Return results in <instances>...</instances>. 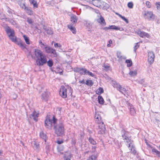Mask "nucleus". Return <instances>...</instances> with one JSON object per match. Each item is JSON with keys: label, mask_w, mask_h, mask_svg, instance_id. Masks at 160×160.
<instances>
[{"label": "nucleus", "mask_w": 160, "mask_h": 160, "mask_svg": "<svg viewBox=\"0 0 160 160\" xmlns=\"http://www.w3.org/2000/svg\"><path fill=\"white\" fill-rule=\"evenodd\" d=\"M5 30L9 39L12 42L17 44L22 50L26 49V44L23 43L20 39H17L15 35V32L13 29H11L9 27L7 26L5 28Z\"/></svg>", "instance_id": "obj_1"}, {"label": "nucleus", "mask_w": 160, "mask_h": 160, "mask_svg": "<svg viewBox=\"0 0 160 160\" xmlns=\"http://www.w3.org/2000/svg\"><path fill=\"white\" fill-rule=\"evenodd\" d=\"M53 129L54 130V132L57 136L61 137L64 135L65 129L63 124V121L59 120L58 123L54 125Z\"/></svg>", "instance_id": "obj_2"}, {"label": "nucleus", "mask_w": 160, "mask_h": 160, "mask_svg": "<svg viewBox=\"0 0 160 160\" xmlns=\"http://www.w3.org/2000/svg\"><path fill=\"white\" fill-rule=\"evenodd\" d=\"M95 118L96 123L99 124L98 129L99 130L98 131V133L102 134L105 133L106 128L104 122L101 121V116L99 115H96Z\"/></svg>", "instance_id": "obj_3"}, {"label": "nucleus", "mask_w": 160, "mask_h": 160, "mask_svg": "<svg viewBox=\"0 0 160 160\" xmlns=\"http://www.w3.org/2000/svg\"><path fill=\"white\" fill-rule=\"evenodd\" d=\"M57 121V119L54 116H53L52 119L50 118L48 116H47L45 121L44 126L45 128L49 130H51L52 128V124L54 125L56 124Z\"/></svg>", "instance_id": "obj_4"}, {"label": "nucleus", "mask_w": 160, "mask_h": 160, "mask_svg": "<svg viewBox=\"0 0 160 160\" xmlns=\"http://www.w3.org/2000/svg\"><path fill=\"white\" fill-rule=\"evenodd\" d=\"M143 16L145 19L149 21H153L156 18L155 15L151 11H144Z\"/></svg>", "instance_id": "obj_5"}, {"label": "nucleus", "mask_w": 160, "mask_h": 160, "mask_svg": "<svg viewBox=\"0 0 160 160\" xmlns=\"http://www.w3.org/2000/svg\"><path fill=\"white\" fill-rule=\"evenodd\" d=\"M47 62V59L45 55L37 59L36 62L37 65L39 67L43 66Z\"/></svg>", "instance_id": "obj_6"}, {"label": "nucleus", "mask_w": 160, "mask_h": 160, "mask_svg": "<svg viewBox=\"0 0 160 160\" xmlns=\"http://www.w3.org/2000/svg\"><path fill=\"white\" fill-rule=\"evenodd\" d=\"M45 52L47 53L52 54L54 57L57 56L56 51L55 49L46 46L45 47Z\"/></svg>", "instance_id": "obj_7"}, {"label": "nucleus", "mask_w": 160, "mask_h": 160, "mask_svg": "<svg viewBox=\"0 0 160 160\" xmlns=\"http://www.w3.org/2000/svg\"><path fill=\"white\" fill-rule=\"evenodd\" d=\"M49 92L47 90L43 92L41 95V99L42 101L47 102L48 99Z\"/></svg>", "instance_id": "obj_8"}, {"label": "nucleus", "mask_w": 160, "mask_h": 160, "mask_svg": "<svg viewBox=\"0 0 160 160\" xmlns=\"http://www.w3.org/2000/svg\"><path fill=\"white\" fill-rule=\"evenodd\" d=\"M67 89L64 86L61 87L59 91L60 95L63 98H65L67 97Z\"/></svg>", "instance_id": "obj_9"}, {"label": "nucleus", "mask_w": 160, "mask_h": 160, "mask_svg": "<svg viewBox=\"0 0 160 160\" xmlns=\"http://www.w3.org/2000/svg\"><path fill=\"white\" fill-rule=\"evenodd\" d=\"M154 58L155 55L153 52H148V61L150 64H151L153 63Z\"/></svg>", "instance_id": "obj_10"}, {"label": "nucleus", "mask_w": 160, "mask_h": 160, "mask_svg": "<svg viewBox=\"0 0 160 160\" xmlns=\"http://www.w3.org/2000/svg\"><path fill=\"white\" fill-rule=\"evenodd\" d=\"M34 53L37 59L45 55V54L42 52L41 50L37 49H34Z\"/></svg>", "instance_id": "obj_11"}, {"label": "nucleus", "mask_w": 160, "mask_h": 160, "mask_svg": "<svg viewBox=\"0 0 160 160\" xmlns=\"http://www.w3.org/2000/svg\"><path fill=\"white\" fill-rule=\"evenodd\" d=\"M39 116V113L37 112L35 110H34L33 113L30 115V118H32L34 121L37 122L38 121V118Z\"/></svg>", "instance_id": "obj_12"}, {"label": "nucleus", "mask_w": 160, "mask_h": 160, "mask_svg": "<svg viewBox=\"0 0 160 160\" xmlns=\"http://www.w3.org/2000/svg\"><path fill=\"white\" fill-rule=\"evenodd\" d=\"M33 147L34 150L36 152H39L40 150V144L39 142L35 141L33 143Z\"/></svg>", "instance_id": "obj_13"}, {"label": "nucleus", "mask_w": 160, "mask_h": 160, "mask_svg": "<svg viewBox=\"0 0 160 160\" xmlns=\"http://www.w3.org/2000/svg\"><path fill=\"white\" fill-rule=\"evenodd\" d=\"M137 34L140 37L142 38H143L145 37L148 38H149L150 37V36L148 33L145 32L143 31H141L140 30H139L138 31Z\"/></svg>", "instance_id": "obj_14"}, {"label": "nucleus", "mask_w": 160, "mask_h": 160, "mask_svg": "<svg viewBox=\"0 0 160 160\" xmlns=\"http://www.w3.org/2000/svg\"><path fill=\"white\" fill-rule=\"evenodd\" d=\"M43 29L45 30L47 34L49 35H52L53 33V32L50 28H47L45 25H43L42 26Z\"/></svg>", "instance_id": "obj_15"}, {"label": "nucleus", "mask_w": 160, "mask_h": 160, "mask_svg": "<svg viewBox=\"0 0 160 160\" xmlns=\"http://www.w3.org/2000/svg\"><path fill=\"white\" fill-rule=\"evenodd\" d=\"M78 20V17L74 14H72L70 16V21L73 24L77 23Z\"/></svg>", "instance_id": "obj_16"}, {"label": "nucleus", "mask_w": 160, "mask_h": 160, "mask_svg": "<svg viewBox=\"0 0 160 160\" xmlns=\"http://www.w3.org/2000/svg\"><path fill=\"white\" fill-rule=\"evenodd\" d=\"M92 4L96 7H100L101 6V1L99 0H92Z\"/></svg>", "instance_id": "obj_17"}, {"label": "nucleus", "mask_w": 160, "mask_h": 160, "mask_svg": "<svg viewBox=\"0 0 160 160\" xmlns=\"http://www.w3.org/2000/svg\"><path fill=\"white\" fill-rule=\"evenodd\" d=\"M117 28V26L114 25H112L109 26V27H105L102 28V29L105 31H107L108 29H113L116 30Z\"/></svg>", "instance_id": "obj_18"}, {"label": "nucleus", "mask_w": 160, "mask_h": 160, "mask_svg": "<svg viewBox=\"0 0 160 160\" xmlns=\"http://www.w3.org/2000/svg\"><path fill=\"white\" fill-rule=\"evenodd\" d=\"M152 151L153 153L157 156L160 158V152L158 151L156 148H152Z\"/></svg>", "instance_id": "obj_19"}, {"label": "nucleus", "mask_w": 160, "mask_h": 160, "mask_svg": "<svg viewBox=\"0 0 160 160\" xmlns=\"http://www.w3.org/2000/svg\"><path fill=\"white\" fill-rule=\"evenodd\" d=\"M98 22L102 25H105L106 24L104 19L102 16H100V18L98 19Z\"/></svg>", "instance_id": "obj_20"}, {"label": "nucleus", "mask_w": 160, "mask_h": 160, "mask_svg": "<svg viewBox=\"0 0 160 160\" xmlns=\"http://www.w3.org/2000/svg\"><path fill=\"white\" fill-rule=\"evenodd\" d=\"M101 4V7H102L103 9H108L109 8V4L105 2H102V1Z\"/></svg>", "instance_id": "obj_21"}, {"label": "nucleus", "mask_w": 160, "mask_h": 160, "mask_svg": "<svg viewBox=\"0 0 160 160\" xmlns=\"http://www.w3.org/2000/svg\"><path fill=\"white\" fill-rule=\"evenodd\" d=\"M121 53L120 52L118 51L117 52V56L119 60H121L122 59H125L126 58V57H123L121 55Z\"/></svg>", "instance_id": "obj_22"}, {"label": "nucleus", "mask_w": 160, "mask_h": 160, "mask_svg": "<svg viewBox=\"0 0 160 160\" xmlns=\"http://www.w3.org/2000/svg\"><path fill=\"white\" fill-rule=\"evenodd\" d=\"M24 10L28 14L31 15L33 14V12L31 8L27 7Z\"/></svg>", "instance_id": "obj_23"}, {"label": "nucleus", "mask_w": 160, "mask_h": 160, "mask_svg": "<svg viewBox=\"0 0 160 160\" xmlns=\"http://www.w3.org/2000/svg\"><path fill=\"white\" fill-rule=\"evenodd\" d=\"M121 132L122 134V136L123 138H125L126 136H128V134L129 133V132H128L126 131L123 129H122V130Z\"/></svg>", "instance_id": "obj_24"}, {"label": "nucleus", "mask_w": 160, "mask_h": 160, "mask_svg": "<svg viewBox=\"0 0 160 160\" xmlns=\"http://www.w3.org/2000/svg\"><path fill=\"white\" fill-rule=\"evenodd\" d=\"M98 101L99 104L102 105L104 103V100L102 96L99 95L98 97Z\"/></svg>", "instance_id": "obj_25"}, {"label": "nucleus", "mask_w": 160, "mask_h": 160, "mask_svg": "<svg viewBox=\"0 0 160 160\" xmlns=\"http://www.w3.org/2000/svg\"><path fill=\"white\" fill-rule=\"evenodd\" d=\"M40 136L41 138L44 140L45 142H46L47 139V135L43 132L40 133Z\"/></svg>", "instance_id": "obj_26"}, {"label": "nucleus", "mask_w": 160, "mask_h": 160, "mask_svg": "<svg viewBox=\"0 0 160 160\" xmlns=\"http://www.w3.org/2000/svg\"><path fill=\"white\" fill-rule=\"evenodd\" d=\"M68 28L70 30L73 34H75L76 33V31L75 28L72 25H68Z\"/></svg>", "instance_id": "obj_27"}, {"label": "nucleus", "mask_w": 160, "mask_h": 160, "mask_svg": "<svg viewBox=\"0 0 160 160\" xmlns=\"http://www.w3.org/2000/svg\"><path fill=\"white\" fill-rule=\"evenodd\" d=\"M88 140L89 142L92 144L95 145L97 144L96 141L92 137H90L88 139Z\"/></svg>", "instance_id": "obj_28"}, {"label": "nucleus", "mask_w": 160, "mask_h": 160, "mask_svg": "<svg viewBox=\"0 0 160 160\" xmlns=\"http://www.w3.org/2000/svg\"><path fill=\"white\" fill-rule=\"evenodd\" d=\"M119 87L120 88L118 90L119 91L125 95L124 93H126L127 92V90L125 88L122 87L121 86H119Z\"/></svg>", "instance_id": "obj_29"}, {"label": "nucleus", "mask_w": 160, "mask_h": 160, "mask_svg": "<svg viewBox=\"0 0 160 160\" xmlns=\"http://www.w3.org/2000/svg\"><path fill=\"white\" fill-rule=\"evenodd\" d=\"M93 81L90 80H87L86 81L85 84L91 87L93 85Z\"/></svg>", "instance_id": "obj_30"}, {"label": "nucleus", "mask_w": 160, "mask_h": 160, "mask_svg": "<svg viewBox=\"0 0 160 160\" xmlns=\"http://www.w3.org/2000/svg\"><path fill=\"white\" fill-rule=\"evenodd\" d=\"M125 62L127 63V66L128 67H130L132 66V63L131 59H127L125 61Z\"/></svg>", "instance_id": "obj_31"}, {"label": "nucleus", "mask_w": 160, "mask_h": 160, "mask_svg": "<svg viewBox=\"0 0 160 160\" xmlns=\"http://www.w3.org/2000/svg\"><path fill=\"white\" fill-rule=\"evenodd\" d=\"M137 74V72L136 71H130L129 73V74L130 75V76L132 77H134L136 76Z\"/></svg>", "instance_id": "obj_32"}, {"label": "nucleus", "mask_w": 160, "mask_h": 160, "mask_svg": "<svg viewBox=\"0 0 160 160\" xmlns=\"http://www.w3.org/2000/svg\"><path fill=\"white\" fill-rule=\"evenodd\" d=\"M103 89L102 88H99L97 91L96 93L100 95L103 92Z\"/></svg>", "instance_id": "obj_33"}, {"label": "nucleus", "mask_w": 160, "mask_h": 160, "mask_svg": "<svg viewBox=\"0 0 160 160\" xmlns=\"http://www.w3.org/2000/svg\"><path fill=\"white\" fill-rule=\"evenodd\" d=\"M23 37L24 38V39L26 42V43L28 44H30V40L28 37H27L26 35H24L23 36Z\"/></svg>", "instance_id": "obj_34"}, {"label": "nucleus", "mask_w": 160, "mask_h": 160, "mask_svg": "<svg viewBox=\"0 0 160 160\" xmlns=\"http://www.w3.org/2000/svg\"><path fill=\"white\" fill-rule=\"evenodd\" d=\"M131 148L130 149V152H131V153H132L133 155H135L136 153V151L135 150V148L134 146L133 145L131 146Z\"/></svg>", "instance_id": "obj_35"}, {"label": "nucleus", "mask_w": 160, "mask_h": 160, "mask_svg": "<svg viewBox=\"0 0 160 160\" xmlns=\"http://www.w3.org/2000/svg\"><path fill=\"white\" fill-rule=\"evenodd\" d=\"M97 155H92L89 157L87 160H96L97 158Z\"/></svg>", "instance_id": "obj_36"}, {"label": "nucleus", "mask_w": 160, "mask_h": 160, "mask_svg": "<svg viewBox=\"0 0 160 160\" xmlns=\"http://www.w3.org/2000/svg\"><path fill=\"white\" fill-rule=\"evenodd\" d=\"M47 63V65L50 67H52L53 65V62L52 59H49Z\"/></svg>", "instance_id": "obj_37"}, {"label": "nucleus", "mask_w": 160, "mask_h": 160, "mask_svg": "<svg viewBox=\"0 0 160 160\" xmlns=\"http://www.w3.org/2000/svg\"><path fill=\"white\" fill-rule=\"evenodd\" d=\"M71 157V155H70L67 156L66 154H64L63 156V158L64 160H71L70 158Z\"/></svg>", "instance_id": "obj_38"}, {"label": "nucleus", "mask_w": 160, "mask_h": 160, "mask_svg": "<svg viewBox=\"0 0 160 160\" xmlns=\"http://www.w3.org/2000/svg\"><path fill=\"white\" fill-rule=\"evenodd\" d=\"M87 69L85 68H82L80 74L82 75H85L87 74Z\"/></svg>", "instance_id": "obj_39"}, {"label": "nucleus", "mask_w": 160, "mask_h": 160, "mask_svg": "<svg viewBox=\"0 0 160 160\" xmlns=\"http://www.w3.org/2000/svg\"><path fill=\"white\" fill-rule=\"evenodd\" d=\"M82 68H78V67H76V68H74V71L75 72L80 73L81 71Z\"/></svg>", "instance_id": "obj_40"}, {"label": "nucleus", "mask_w": 160, "mask_h": 160, "mask_svg": "<svg viewBox=\"0 0 160 160\" xmlns=\"http://www.w3.org/2000/svg\"><path fill=\"white\" fill-rule=\"evenodd\" d=\"M57 149L58 152H60L61 151H63V146L59 145L57 147Z\"/></svg>", "instance_id": "obj_41"}, {"label": "nucleus", "mask_w": 160, "mask_h": 160, "mask_svg": "<svg viewBox=\"0 0 160 160\" xmlns=\"http://www.w3.org/2000/svg\"><path fill=\"white\" fill-rule=\"evenodd\" d=\"M121 85L120 84L117 83V82H115V83L113 84V87L114 88H117V89L118 90L119 89L120 87L119 86H121Z\"/></svg>", "instance_id": "obj_42"}, {"label": "nucleus", "mask_w": 160, "mask_h": 160, "mask_svg": "<svg viewBox=\"0 0 160 160\" xmlns=\"http://www.w3.org/2000/svg\"><path fill=\"white\" fill-rule=\"evenodd\" d=\"M54 46L55 48H61L62 47V45L60 43L56 42H54Z\"/></svg>", "instance_id": "obj_43"}, {"label": "nucleus", "mask_w": 160, "mask_h": 160, "mask_svg": "<svg viewBox=\"0 0 160 160\" xmlns=\"http://www.w3.org/2000/svg\"><path fill=\"white\" fill-rule=\"evenodd\" d=\"M139 43V42H137V43H136V45L134 47V51L135 52H136V51L137 49L139 47L140 45L138 44Z\"/></svg>", "instance_id": "obj_44"}, {"label": "nucleus", "mask_w": 160, "mask_h": 160, "mask_svg": "<svg viewBox=\"0 0 160 160\" xmlns=\"http://www.w3.org/2000/svg\"><path fill=\"white\" fill-rule=\"evenodd\" d=\"M120 18H121L123 20L126 22L127 23H128L129 22L128 19L126 18L125 17L122 16H120Z\"/></svg>", "instance_id": "obj_45"}, {"label": "nucleus", "mask_w": 160, "mask_h": 160, "mask_svg": "<svg viewBox=\"0 0 160 160\" xmlns=\"http://www.w3.org/2000/svg\"><path fill=\"white\" fill-rule=\"evenodd\" d=\"M123 139L124 140H126V142L127 143H129L131 141V139L128 136V137L126 136L125 137V138H123Z\"/></svg>", "instance_id": "obj_46"}, {"label": "nucleus", "mask_w": 160, "mask_h": 160, "mask_svg": "<svg viewBox=\"0 0 160 160\" xmlns=\"http://www.w3.org/2000/svg\"><path fill=\"white\" fill-rule=\"evenodd\" d=\"M133 4L132 2H129L128 3V6L130 8H132L133 7Z\"/></svg>", "instance_id": "obj_47"}, {"label": "nucleus", "mask_w": 160, "mask_h": 160, "mask_svg": "<svg viewBox=\"0 0 160 160\" xmlns=\"http://www.w3.org/2000/svg\"><path fill=\"white\" fill-rule=\"evenodd\" d=\"M7 12L10 14H12L14 12V11L9 8L7 6Z\"/></svg>", "instance_id": "obj_48"}, {"label": "nucleus", "mask_w": 160, "mask_h": 160, "mask_svg": "<svg viewBox=\"0 0 160 160\" xmlns=\"http://www.w3.org/2000/svg\"><path fill=\"white\" fill-rule=\"evenodd\" d=\"M87 74L93 77H94L95 76V75L93 73L89 72V71L88 70H87Z\"/></svg>", "instance_id": "obj_49"}, {"label": "nucleus", "mask_w": 160, "mask_h": 160, "mask_svg": "<svg viewBox=\"0 0 160 160\" xmlns=\"http://www.w3.org/2000/svg\"><path fill=\"white\" fill-rule=\"evenodd\" d=\"M50 148L49 145L48 144H46L45 147V149L46 150V152H47L48 151H49Z\"/></svg>", "instance_id": "obj_50"}, {"label": "nucleus", "mask_w": 160, "mask_h": 160, "mask_svg": "<svg viewBox=\"0 0 160 160\" xmlns=\"http://www.w3.org/2000/svg\"><path fill=\"white\" fill-rule=\"evenodd\" d=\"M10 22L13 25H16V21L12 19H11L10 20Z\"/></svg>", "instance_id": "obj_51"}, {"label": "nucleus", "mask_w": 160, "mask_h": 160, "mask_svg": "<svg viewBox=\"0 0 160 160\" xmlns=\"http://www.w3.org/2000/svg\"><path fill=\"white\" fill-rule=\"evenodd\" d=\"M130 112L131 114L133 115H134L135 113V111L133 108H131Z\"/></svg>", "instance_id": "obj_52"}, {"label": "nucleus", "mask_w": 160, "mask_h": 160, "mask_svg": "<svg viewBox=\"0 0 160 160\" xmlns=\"http://www.w3.org/2000/svg\"><path fill=\"white\" fill-rule=\"evenodd\" d=\"M147 6L148 8H150L151 7V3L149 1H147L146 3Z\"/></svg>", "instance_id": "obj_53"}, {"label": "nucleus", "mask_w": 160, "mask_h": 160, "mask_svg": "<svg viewBox=\"0 0 160 160\" xmlns=\"http://www.w3.org/2000/svg\"><path fill=\"white\" fill-rule=\"evenodd\" d=\"M97 148L96 146H92V152H95L96 151V148Z\"/></svg>", "instance_id": "obj_54"}, {"label": "nucleus", "mask_w": 160, "mask_h": 160, "mask_svg": "<svg viewBox=\"0 0 160 160\" xmlns=\"http://www.w3.org/2000/svg\"><path fill=\"white\" fill-rule=\"evenodd\" d=\"M27 22L28 23L30 24H32V20L31 19H29L28 18L27 20Z\"/></svg>", "instance_id": "obj_55"}, {"label": "nucleus", "mask_w": 160, "mask_h": 160, "mask_svg": "<svg viewBox=\"0 0 160 160\" xmlns=\"http://www.w3.org/2000/svg\"><path fill=\"white\" fill-rule=\"evenodd\" d=\"M56 142L59 144H60L63 142V141L62 140H58Z\"/></svg>", "instance_id": "obj_56"}, {"label": "nucleus", "mask_w": 160, "mask_h": 160, "mask_svg": "<svg viewBox=\"0 0 160 160\" xmlns=\"http://www.w3.org/2000/svg\"><path fill=\"white\" fill-rule=\"evenodd\" d=\"M20 6L22 7V8L24 9H25L26 8V6H25V4L24 3H22L20 5Z\"/></svg>", "instance_id": "obj_57"}, {"label": "nucleus", "mask_w": 160, "mask_h": 160, "mask_svg": "<svg viewBox=\"0 0 160 160\" xmlns=\"http://www.w3.org/2000/svg\"><path fill=\"white\" fill-rule=\"evenodd\" d=\"M144 81L143 79H141L138 81V83L139 84H142L144 82Z\"/></svg>", "instance_id": "obj_58"}, {"label": "nucleus", "mask_w": 160, "mask_h": 160, "mask_svg": "<svg viewBox=\"0 0 160 160\" xmlns=\"http://www.w3.org/2000/svg\"><path fill=\"white\" fill-rule=\"evenodd\" d=\"M117 28L116 30H118L121 31H124V29L122 28H119L117 26Z\"/></svg>", "instance_id": "obj_59"}, {"label": "nucleus", "mask_w": 160, "mask_h": 160, "mask_svg": "<svg viewBox=\"0 0 160 160\" xmlns=\"http://www.w3.org/2000/svg\"><path fill=\"white\" fill-rule=\"evenodd\" d=\"M35 30H36L38 31V32L39 33H42L40 29H39L37 27H35Z\"/></svg>", "instance_id": "obj_60"}, {"label": "nucleus", "mask_w": 160, "mask_h": 160, "mask_svg": "<svg viewBox=\"0 0 160 160\" xmlns=\"http://www.w3.org/2000/svg\"><path fill=\"white\" fill-rule=\"evenodd\" d=\"M156 5H157V9H158L159 8H160L159 6H160V2H156Z\"/></svg>", "instance_id": "obj_61"}, {"label": "nucleus", "mask_w": 160, "mask_h": 160, "mask_svg": "<svg viewBox=\"0 0 160 160\" xmlns=\"http://www.w3.org/2000/svg\"><path fill=\"white\" fill-rule=\"evenodd\" d=\"M79 82L80 83H82L83 84H85L86 83L85 82V81L84 79H83L82 81L81 80H79Z\"/></svg>", "instance_id": "obj_62"}, {"label": "nucleus", "mask_w": 160, "mask_h": 160, "mask_svg": "<svg viewBox=\"0 0 160 160\" xmlns=\"http://www.w3.org/2000/svg\"><path fill=\"white\" fill-rule=\"evenodd\" d=\"M32 5H33V6L34 8H37L38 7V5L37 3V2H35L34 3H32Z\"/></svg>", "instance_id": "obj_63"}, {"label": "nucleus", "mask_w": 160, "mask_h": 160, "mask_svg": "<svg viewBox=\"0 0 160 160\" xmlns=\"http://www.w3.org/2000/svg\"><path fill=\"white\" fill-rule=\"evenodd\" d=\"M15 27L17 28H19V26L16 23V25H14Z\"/></svg>", "instance_id": "obj_64"}]
</instances>
